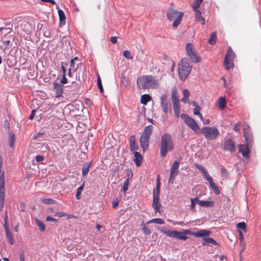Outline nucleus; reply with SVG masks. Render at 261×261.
<instances>
[{
	"instance_id": "f257e3e1",
	"label": "nucleus",
	"mask_w": 261,
	"mask_h": 261,
	"mask_svg": "<svg viewBox=\"0 0 261 261\" xmlns=\"http://www.w3.org/2000/svg\"><path fill=\"white\" fill-rule=\"evenodd\" d=\"M137 85L140 89H158L160 87V82L153 75H143L138 77Z\"/></svg>"
},
{
	"instance_id": "f03ea898",
	"label": "nucleus",
	"mask_w": 261,
	"mask_h": 261,
	"mask_svg": "<svg viewBox=\"0 0 261 261\" xmlns=\"http://www.w3.org/2000/svg\"><path fill=\"white\" fill-rule=\"evenodd\" d=\"M174 148V144L171 136L168 133L162 135L161 138L160 154L165 157L168 151Z\"/></svg>"
},
{
	"instance_id": "7ed1b4c3",
	"label": "nucleus",
	"mask_w": 261,
	"mask_h": 261,
	"mask_svg": "<svg viewBox=\"0 0 261 261\" xmlns=\"http://www.w3.org/2000/svg\"><path fill=\"white\" fill-rule=\"evenodd\" d=\"M184 16V13L179 12L177 10L170 8L167 12V17L169 21H173L172 26L174 28H176L180 23Z\"/></svg>"
},
{
	"instance_id": "20e7f679",
	"label": "nucleus",
	"mask_w": 261,
	"mask_h": 261,
	"mask_svg": "<svg viewBox=\"0 0 261 261\" xmlns=\"http://www.w3.org/2000/svg\"><path fill=\"white\" fill-rule=\"evenodd\" d=\"M192 67L187 59H182L178 65L179 77L181 80H185L190 73Z\"/></svg>"
},
{
	"instance_id": "39448f33",
	"label": "nucleus",
	"mask_w": 261,
	"mask_h": 261,
	"mask_svg": "<svg viewBox=\"0 0 261 261\" xmlns=\"http://www.w3.org/2000/svg\"><path fill=\"white\" fill-rule=\"evenodd\" d=\"M152 129L153 126L151 125L146 126L141 136L140 144L144 151L146 150L148 148L149 140L152 134Z\"/></svg>"
},
{
	"instance_id": "423d86ee",
	"label": "nucleus",
	"mask_w": 261,
	"mask_h": 261,
	"mask_svg": "<svg viewBox=\"0 0 261 261\" xmlns=\"http://www.w3.org/2000/svg\"><path fill=\"white\" fill-rule=\"evenodd\" d=\"M160 231L169 237L176 238L178 239L184 241L186 240L188 238L186 235H191V233H192L191 231L187 229L183 230L181 232H178L175 230L171 231L165 229L164 228H162L160 229Z\"/></svg>"
},
{
	"instance_id": "0eeeda50",
	"label": "nucleus",
	"mask_w": 261,
	"mask_h": 261,
	"mask_svg": "<svg viewBox=\"0 0 261 261\" xmlns=\"http://www.w3.org/2000/svg\"><path fill=\"white\" fill-rule=\"evenodd\" d=\"M3 159L0 156V210L4 207L5 200V177L4 171L2 170Z\"/></svg>"
},
{
	"instance_id": "6e6552de",
	"label": "nucleus",
	"mask_w": 261,
	"mask_h": 261,
	"mask_svg": "<svg viewBox=\"0 0 261 261\" xmlns=\"http://www.w3.org/2000/svg\"><path fill=\"white\" fill-rule=\"evenodd\" d=\"M201 133L210 141L216 139L220 135L218 129L214 126H204L202 128Z\"/></svg>"
},
{
	"instance_id": "1a4fd4ad",
	"label": "nucleus",
	"mask_w": 261,
	"mask_h": 261,
	"mask_svg": "<svg viewBox=\"0 0 261 261\" xmlns=\"http://www.w3.org/2000/svg\"><path fill=\"white\" fill-rule=\"evenodd\" d=\"M181 119L184 121L185 123L194 132L199 133L200 128L197 123L192 118L186 114H182L180 115Z\"/></svg>"
},
{
	"instance_id": "9d476101",
	"label": "nucleus",
	"mask_w": 261,
	"mask_h": 261,
	"mask_svg": "<svg viewBox=\"0 0 261 261\" xmlns=\"http://www.w3.org/2000/svg\"><path fill=\"white\" fill-rule=\"evenodd\" d=\"M236 57V55L233 51L232 48L229 47L226 54L224 58V65L226 69H229L233 67V60Z\"/></svg>"
},
{
	"instance_id": "9b49d317",
	"label": "nucleus",
	"mask_w": 261,
	"mask_h": 261,
	"mask_svg": "<svg viewBox=\"0 0 261 261\" xmlns=\"http://www.w3.org/2000/svg\"><path fill=\"white\" fill-rule=\"evenodd\" d=\"M160 103L162 109L164 113L171 112V106L169 100L168 99L167 94H164L161 96Z\"/></svg>"
},
{
	"instance_id": "f8f14e48",
	"label": "nucleus",
	"mask_w": 261,
	"mask_h": 261,
	"mask_svg": "<svg viewBox=\"0 0 261 261\" xmlns=\"http://www.w3.org/2000/svg\"><path fill=\"white\" fill-rule=\"evenodd\" d=\"M179 162L178 161H175L171 168L170 175L169 179V182H173L174 180L175 177L177 175L178 173V167Z\"/></svg>"
},
{
	"instance_id": "ddd939ff",
	"label": "nucleus",
	"mask_w": 261,
	"mask_h": 261,
	"mask_svg": "<svg viewBox=\"0 0 261 261\" xmlns=\"http://www.w3.org/2000/svg\"><path fill=\"white\" fill-rule=\"evenodd\" d=\"M243 131L246 143L247 144V145H249L252 138V133L250 130L249 126L244 125Z\"/></svg>"
},
{
	"instance_id": "4468645a",
	"label": "nucleus",
	"mask_w": 261,
	"mask_h": 261,
	"mask_svg": "<svg viewBox=\"0 0 261 261\" xmlns=\"http://www.w3.org/2000/svg\"><path fill=\"white\" fill-rule=\"evenodd\" d=\"M153 198L152 202V206L155 212H158L160 211L161 204L159 202V195H156L154 191H153Z\"/></svg>"
},
{
	"instance_id": "2eb2a0df",
	"label": "nucleus",
	"mask_w": 261,
	"mask_h": 261,
	"mask_svg": "<svg viewBox=\"0 0 261 261\" xmlns=\"http://www.w3.org/2000/svg\"><path fill=\"white\" fill-rule=\"evenodd\" d=\"M211 234V232L205 229H200L197 231H192L191 235H192L195 237H203L209 236Z\"/></svg>"
},
{
	"instance_id": "dca6fc26",
	"label": "nucleus",
	"mask_w": 261,
	"mask_h": 261,
	"mask_svg": "<svg viewBox=\"0 0 261 261\" xmlns=\"http://www.w3.org/2000/svg\"><path fill=\"white\" fill-rule=\"evenodd\" d=\"M248 146L249 145H247V144H246V145H240L239 146V152L242 154L244 158L247 159L249 156V150L248 148Z\"/></svg>"
},
{
	"instance_id": "f3484780",
	"label": "nucleus",
	"mask_w": 261,
	"mask_h": 261,
	"mask_svg": "<svg viewBox=\"0 0 261 261\" xmlns=\"http://www.w3.org/2000/svg\"><path fill=\"white\" fill-rule=\"evenodd\" d=\"M224 149L230 152H233L235 150V146L233 142L230 139H227L224 144Z\"/></svg>"
},
{
	"instance_id": "a211bd4d",
	"label": "nucleus",
	"mask_w": 261,
	"mask_h": 261,
	"mask_svg": "<svg viewBox=\"0 0 261 261\" xmlns=\"http://www.w3.org/2000/svg\"><path fill=\"white\" fill-rule=\"evenodd\" d=\"M54 88L56 91V97H59L63 93V85L60 83H54Z\"/></svg>"
},
{
	"instance_id": "6ab92c4d",
	"label": "nucleus",
	"mask_w": 261,
	"mask_h": 261,
	"mask_svg": "<svg viewBox=\"0 0 261 261\" xmlns=\"http://www.w3.org/2000/svg\"><path fill=\"white\" fill-rule=\"evenodd\" d=\"M196 200L197 203L201 206L212 207L214 205V202L212 201L199 200L197 198H196Z\"/></svg>"
},
{
	"instance_id": "aec40b11",
	"label": "nucleus",
	"mask_w": 261,
	"mask_h": 261,
	"mask_svg": "<svg viewBox=\"0 0 261 261\" xmlns=\"http://www.w3.org/2000/svg\"><path fill=\"white\" fill-rule=\"evenodd\" d=\"M206 179L208 181L210 186L212 189L213 190L214 192L216 194H219L220 193V191L219 190L216 185L213 182L212 177L210 176Z\"/></svg>"
},
{
	"instance_id": "412c9836",
	"label": "nucleus",
	"mask_w": 261,
	"mask_h": 261,
	"mask_svg": "<svg viewBox=\"0 0 261 261\" xmlns=\"http://www.w3.org/2000/svg\"><path fill=\"white\" fill-rule=\"evenodd\" d=\"M57 9H58V15L59 16L60 25H64L65 23V19H66L64 12L61 9H59V6H57Z\"/></svg>"
},
{
	"instance_id": "4be33fe9",
	"label": "nucleus",
	"mask_w": 261,
	"mask_h": 261,
	"mask_svg": "<svg viewBox=\"0 0 261 261\" xmlns=\"http://www.w3.org/2000/svg\"><path fill=\"white\" fill-rule=\"evenodd\" d=\"M134 161L137 166H139L142 161V156L141 154L137 151L134 152Z\"/></svg>"
},
{
	"instance_id": "5701e85b",
	"label": "nucleus",
	"mask_w": 261,
	"mask_h": 261,
	"mask_svg": "<svg viewBox=\"0 0 261 261\" xmlns=\"http://www.w3.org/2000/svg\"><path fill=\"white\" fill-rule=\"evenodd\" d=\"M190 95V92L187 89L183 90V97L181 100L185 103L189 102V98Z\"/></svg>"
},
{
	"instance_id": "b1692460",
	"label": "nucleus",
	"mask_w": 261,
	"mask_h": 261,
	"mask_svg": "<svg viewBox=\"0 0 261 261\" xmlns=\"http://www.w3.org/2000/svg\"><path fill=\"white\" fill-rule=\"evenodd\" d=\"M195 166L198 169H199L203 173L206 179L210 177L209 174L207 172L205 168L202 165L198 164H195Z\"/></svg>"
},
{
	"instance_id": "393cba45",
	"label": "nucleus",
	"mask_w": 261,
	"mask_h": 261,
	"mask_svg": "<svg viewBox=\"0 0 261 261\" xmlns=\"http://www.w3.org/2000/svg\"><path fill=\"white\" fill-rule=\"evenodd\" d=\"M186 48L187 54L188 56V57L191 56V55L196 53L195 50L193 48V45L191 43H187L186 44Z\"/></svg>"
},
{
	"instance_id": "a878e982",
	"label": "nucleus",
	"mask_w": 261,
	"mask_h": 261,
	"mask_svg": "<svg viewBox=\"0 0 261 261\" xmlns=\"http://www.w3.org/2000/svg\"><path fill=\"white\" fill-rule=\"evenodd\" d=\"M75 61H78L79 59L77 57H75L73 59L71 60L70 61V67L71 69L73 68L74 70H76L79 67H82V63L80 62L76 64V68L74 69V65L75 64Z\"/></svg>"
},
{
	"instance_id": "bb28decb",
	"label": "nucleus",
	"mask_w": 261,
	"mask_h": 261,
	"mask_svg": "<svg viewBox=\"0 0 261 261\" xmlns=\"http://www.w3.org/2000/svg\"><path fill=\"white\" fill-rule=\"evenodd\" d=\"M151 99V96L148 94H143L141 97V103L146 105Z\"/></svg>"
},
{
	"instance_id": "cd10ccee",
	"label": "nucleus",
	"mask_w": 261,
	"mask_h": 261,
	"mask_svg": "<svg viewBox=\"0 0 261 261\" xmlns=\"http://www.w3.org/2000/svg\"><path fill=\"white\" fill-rule=\"evenodd\" d=\"M90 167V163H87L83 164L82 168V175L83 176H85L87 175L89 171Z\"/></svg>"
},
{
	"instance_id": "c85d7f7f",
	"label": "nucleus",
	"mask_w": 261,
	"mask_h": 261,
	"mask_svg": "<svg viewBox=\"0 0 261 261\" xmlns=\"http://www.w3.org/2000/svg\"><path fill=\"white\" fill-rule=\"evenodd\" d=\"M171 97L172 103H179L178 96L176 89L172 90Z\"/></svg>"
},
{
	"instance_id": "c756f323",
	"label": "nucleus",
	"mask_w": 261,
	"mask_h": 261,
	"mask_svg": "<svg viewBox=\"0 0 261 261\" xmlns=\"http://www.w3.org/2000/svg\"><path fill=\"white\" fill-rule=\"evenodd\" d=\"M189 57L191 60V61L195 63H199L201 61V58L199 56H197L196 53L191 55V56H189Z\"/></svg>"
},
{
	"instance_id": "7c9ffc66",
	"label": "nucleus",
	"mask_w": 261,
	"mask_h": 261,
	"mask_svg": "<svg viewBox=\"0 0 261 261\" xmlns=\"http://www.w3.org/2000/svg\"><path fill=\"white\" fill-rule=\"evenodd\" d=\"M173 110H174L175 116L177 117H179L180 112V108L179 103H173Z\"/></svg>"
},
{
	"instance_id": "2f4dec72",
	"label": "nucleus",
	"mask_w": 261,
	"mask_h": 261,
	"mask_svg": "<svg viewBox=\"0 0 261 261\" xmlns=\"http://www.w3.org/2000/svg\"><path fill=\"white\" fill-rule=\"evenodd\" d=\"M203 0H195L194 2L191 5V7L194 10H197L200 7Z\"/></svg>"
},
{
	"instance_id": "473e14b6",
	"label": "nucleus",
	"mask_w": 261,
	"mask_h": 261,
	"mask_svg": "<svg viewBox=\"0 0 261 261\" xmlns=\"http://www.w3.org/2000/svg\"><path fill=\"white\" fill-rule=\"evenodd\" d=\"M9 146L11 148H13L15 140V135L13 133H10L9 135Z\"/></svg>"
},
{
	"instance_id": "72a5a7b5",
	"label": "nucleus",
	"mask_w": 261,
	"mask_h": 261,
	"mask_svg": "<svg viewBox=\"0 0 261 261\" xmlns=\"http://www.w3.org/2000/svg\"><path fill=\"white\" fill-rule=\"evenodd\" d=\"M36 224L37 225L40 230L41 231H44L45 230V226L44 223L38 219H35Z\"/></svg>"
},
{
	"instance_id": "f704fd0d",
	"label": "nucleus",
	"mask_w": 261,
	"mask_h": 261,
	"mask_svg": "<svg viewBox=\"0 0 261 261\" xmlns=\"http://www.w3.org/2000/svg\"><path fill=\"white\" fill-rule=\"evenodd\" d=\"M147 223H154L159 224H164L165 223V221L161 218H154L149 220Z\"/></svg>"
},
{
	"instance_id": "c9c22d12",
	"label": "nucleus",
	"mask_w": 261,
	"mask_h": 261,
	"mask_svg": "<svg viewBox=\"0 0 261 261\" xmlns=\"http://www.w3.org/2000/svg\"><path fill=\"white\" fill-rule=\"evenodd\" d=\"M217 35L216 33L214 32L212 34L211 37L209 39L208 42L211 45L215 44L216 41Z\"/></svg>"
},
{
	"instance_id": "e433bc0d",
	"label": "nucleus",
	"mask_w": 261,
	"mask_h": 261,
	"mask_svg": "<svg viewBox=\"0 0 261 261\" xmlns=\"http://www.w3.org/2000/svg\"><path fill=\"white\" fill-rule=\"evenodd\" d=\"M225 100L223 97H220L219 99V107L221 110H223L225 108Z\"/></svg>"
},
{
	"instance_id": "4c0bfd02",
	"label": "nucleus",
	"mask_w": 261,
	"mask_h": 261,
	"mask_svg": "<svg viewBox=\"0 0 261 261\" xmlns=\"http://www.w3.org/2000/svg\"><path fill=\"white\" fill-rule=\"evenodd\" d=\"M6 237L10 244H13L14 243L13 238L10 230L6 231Z\"/></svg>"
},
{
	"instance_id": "58836bf2",
	"label": "nucleus",
	"mask_w": 261,
	"mask_h": 261,
	"mask_svg": "<svg viewBox=\"0 0 261 261\" xmlns=\"http://www.w3.org/2000/svg\"><path fill=\"white\" fill-rule=\"evenodd\" d=\"M84 187V183L83 184V185L77 189V192L76 193V198L78 200L81 198V195L82 192L83 190Z\"/></svg>"
},
{
	"instance_id": "ea45409f",
	"label": "nucleus",
	"mask_w": 261,
	"mask_h": 261,
	"mask_svg": "<svg viewBox=\"0 0 261 261\" xmlns=\"http://www.w3.org/2000/svg\"><path fill=\"white\" fill-rule=\"evenodd\" d=\"M123 56L127 59H132L133 56L131 52L128 50H124L123 53Z\"/></svg>"
},
{
	"instance_id": "a19ab883",
	"label": "nucleus",
	"mask_w": 261,
	"mask_h": 261,
	"mask_svg": "<svg viewBox=\"0 0 261 261\" xmlns=\"http://www.w3.org/2000/svg\"><path fill=\"white\" fill-rule=\"evenodd\" d=\"M97 81L98 87L100 92L101 93H102L103 92V89L102 87L101 79H100L99 74L98 75L97 77Z\"/></svg>"
},
{
	"instance_id": "79ce46f5",
	"label": "nucleus",
	"mask_w": 261,
	"mask_h": 261,
	"mask_svg": "<svg viewBox=\"0 0 261 261\" xmlns=\"http://www.w3.org/2000/svg\"><path fill=\"white\" fill-rule=\"evenodd\" d=\"M237 227L239 229V230H242L243 231H244V232L246 231V224L244 223V222H240V223H238L237 224Z\"/></svg>"
},
{
	"instance_id": "37998d69",
	"label": "nucleus",
	"mask_w": 261,
	"mask_h": 261,
	"mask_svg": "<svg viewBox=\"0 0 261 261\" xmlns=\"http://www.w3.org/2000/svg\"><path fill=\"white\" fill-rule=\"evenodd\" d=\"M203 240L207 243H211L214 245H218L217 243L213 238H205L203 239Z\"/></svg>"
},
{
	"instance_id": "c03bdc74",
	"label": "nucleus",
	"mask_w": 261,
	"mask_h": 261,
	"mask_svg": "<svg viewBox=\"0 0 261 261\" xmlns=\"http://www.w3.org/2000/svg\"><path fill=\"white\" fill-rule=\"evenodd\" d=\"M128 185H129V179H128V178H127L124 181V182L123 183L122 191H123L124 192H125L128 189Z\"/></svg>"
},
{
	"instance_id": "a18cd8bd",
	"label": "nucleus",
	"mask_w": 261,
	"mask_h": 261,
	"mask_svg": "<svg viewBox=\"0 0 261 261\" xmlns=\"http://www.w3.org/2000/svg\"><path fill=\"white\" fill-rule=\"evenodd\" d=\"M194 11L195 12V20L196 21L197 20H199L201 17V13L200 11L198 10V9Z\"/></svg>"
},
{
	"instance_id": "49530a36",
	"label": "nucleus",
	"mask_w": 261,
	"mask_h": 261,
	"mask_svg": "<svg viewBox=\"0 0 261 261\" xmlns=\"http://www.w3.org/2000/svg\"><path fill=\"white\" fill-rule=\"evenodd\" d=\"M43 202L46 204H53L55 203V201L53 199L46 198L42 200Z\"/></svg>"
},
{
	"instance_id": "de8ad7c7",
	"label": "nucleus",
	"mask_w": 261,
	"mask_h": 261,
	"mask_svg": "<svg viewBox=\"0 0 261 261\" xmlns=\"http://www.w3.org/2000/svg\"><path fill=\"white\" fill-rule=\"evenodd\" d=\"M196 203H197V202H196V198H195V199L191 198V199L190 208L191 210H192L193 211H194V210H195V206Z\"/></svg>"
},
{
	"instance_id": "09e8293b",
	"label": "nucleus",
	"mask_w": 261,
	"mask_h": 261,
	"mask_svg": "<svg viewBox=\"0 0 261 261\" xmlns=\"http://www.w3.org/2000/svg\"><path fill=\"white\" fill-rule=\"evenodd\" d=\"M138 146L135 143L130 144V150L132 152H135L136 150H137Z\"/></svg>"
},
{
	"instance_id": "8fccbe9b",
	"label": "nucleus",
	"mask_w": 261,
	"mask_h": 261,
	"mask_svg": "<svg viewBox=\"0 0 261 261\" xmlns=\"http://www.w3.org/2000/svg\"><path fill=\"white\" fill-rule=\"evenodd\" d=\"M4 30V31H8V32L5 33L4 34V35H6L7 34L10 33L11 31V29L9 28H0V33H1V34H3V33L2 32V31Z\"/></svg>"
},
{
	"instance_id": "3c124183",
	"label": "nucleus",
	"mask_w": 261,
	"mask_h": 261,
	"mask_svg": "<svg viewBox=\"0 0 261 261\" xmlns=\"http://www.w3.org/2000/svg\"><path fill=\"white\" fill-rule=\"evenodd\" d=\"M121 82L122 84L124 86H127L128 84L127 80L124 76L121 77Z\"/></svg>"
},
{
	"instance_id": "603ef678",
	"label": "nucleus",
	"mask_w": 261,
	"mask_h": 261,
	"mask_svg": "<svg viewBox=\"0 0 261 261\" xmlns=\"http://www.w3.org/2000/svg\"><path fill=\"white\" fill-rule=\"evenodd\" d=\"M143 231L145 234L149 235L151 233L150 229L148 227L144 226L143 228Z\"/></svg>"
},
{
	"instance_id": "864d4df0",
	"label": "nucleus",
	"mask_w": 261,
	"mask_h": 261,
	"mask_svg": "<svg viewBox=\"0 0 261 261\" xmlns=\"http://www.w3.org/2000/svg\"><path fill=\"white\" fill-rule=\"evenodd\" d=\"M200 110H201V108L199 106L197 107L196 108H195V109H194L193 113L196 115L200 114Z\"/></svg>"
},
{
	"instance_id": "5fc2aeb1",
	"label": "nucleus",
	"mask_w": 261,
	"mask_h": 261,
	"mask_svg": "<svg viewBox=\"0 0 261 261\" xmlns=\"http://www.w3.org/2000/svg\"><path fill=\"white\" fill-rule=\"evenodd\" d=\"M36 161L37 162H40L44 160V157L42 155H37L35 158Z\"/></svg>"
},
{
	"instance_id": "6e6d98bb",
	"label": "nucleus",
	"mask_w": 261,
	"mask_h": 261,
	"mask_svg": "<svg viewBox=\"0 0 261 261\" xmlns=\"http://www.w3.org/2000/svg\"><path fill=\"white\" fill-rule=\"evenodd\" d=\"M129 144H133L136 143V138L134 135H132L129 140Z\"/></svg>"
},
{
	"instance_id": "4d7b16f0",
	"label": "nucleus",
	"mask_w": 261,
	"mask_h": 261,
	"mask_svg": "<svg viewBox=\"0 0 261 261\" xmlns=\"http://www.w3.org/2000/svg\"><path fill=\"white\" fill-rule=\"evenodd\" d=\"M239 233L240 243H243L244 238H243V231L241 230H239Z\"/></svg>"
},
{
	"instance_id": "13d9d810",
	"label": "nucleus",
	"mask_w": 261,
	"mask_h": 261,
	"mask_svg": "<svg viewBox=\"0 0 261 261\" xmlns=\"http://www.w3.org/2000/svg\"><path fill=\"white\" fill-rule=\"evenodd\" d=\"M46 220L47 221H50V222H54V223H55L57 221L56 219L48 216L46 217Z\"/></svg>"
},
{
	"instance_id": "bf43d9fd",
	"label": "nucleus",
	"mask_w": 261,
	"mask_h": 261,
	"mask_svg": "<svg viewBox=\"0 0 261 261\" xmlns=\"http://www.w3.org/2000/svg\"><path fill=\"white\" fill-rule=\"evenodd\" d=\"M55 215L59 217H62L65 216V214L63 212H59L55 213Z\"/></svg>"
},
{
	"instance_id": "052dcab7",
	"label": "nucleus",
	"mask_w": 261,
	"mask_h": 261,
	"mask_svg": "<svg viewBox=\"0 0 261 261\" xmlns=\"http://www.w3.org/2000/svg\"><path fill=\"white\" fill-rule=\"evenodd\" d=\"M240 128V124L236 123L234 126V130L236 132H239Z\"/></svg>"
},
{
	"instance_id": "680f3d73",
	"label": "nucleus",
	"mask_w": 261,
	"mask_h": 261,
	"mask_svg": "<svg viewBox=\"0 0 261 261\" xmlns=\"http://www.w3.org/2000/svg\"><path fill=\"white\" fill-rule=\"evenodd\" d=\"M160 181L158 180L157 182V185H156V192L155 193L156 195H160Z\"/></svg>"
},
{
	"instance_id": "e2e57ef3",
	"label": "nucleus",
	"mask_w": 261,
	"mask_h": 261,
	"mask_svg": "<svg viewBox=\"0 0 261 261\" xmlns=\"http://www.w3.org/2000/svg\"><path fill=\"white\" fill-rule=\"evenodd\" d=\"M4 227L5 231H8V230H10L9 227H8V221H7L6 220H5Z\"/></svg>"
},
{
	"instance_id": "0e129e2a",
	"label": "nucleus",
	"mask_w": 261,
	"mask_h": 261,
	"mask_svg": "<svg viewBox=\"0 0 261 261\" xmlns=\"http://www.w3.org/2000/svg\"><path fill=\"white\" fill-rule=\"evenodd\" d=\"M117 40V37L116 36H113V37H112L110 38V41H111L113 43H116Z\"/></svg>"
},
{
	"instance_id": "69168bd1",
	"label": "nucleus",
	"mask_w": 261,
	"mask_h": 261,
	"mask_svg": "<svg viewBox=\"0 0 261 261\" xmlns=\"http://www.w3.org/2000/svg\"><path fill=\"white\" fill-rule=\"evenodd\" d=\"M35 112H36V110H33L32 111V113H31V114H30V115L29 116V119H30L32 120L34 118Z\"/></svg>"
},
{
	"instance_id": "338daca9",
	"label": "nucleus",
	"mask_w": 261,
	"mask_h": 261,
	"mask_svg": "<svg viewBox=\"0 0 261 261\" xmlns=\"http://www.w3.org/2000/svg\"><path fill=\"white\" fill-rule=\"evenodd\" d=\"M61 83L62 84H65L67 83V79L65 77V75H63V77L61 81Z\"/></svg>"
},
{
	"instance_id": "774afa93",
	"label": "nucleus",
	"mask_w": 261,
	"mask_h": 261,
	"mask_svg": "<svg viewBox=\"0 0 261 261\" xmlns=\"http://www.w3.org/2000/svg\"><path fill=\"white\" fill-rule=\"evenodd\" d=\"M196 21L200 22L202 25H204L205 24V19L202 17H201L199 20H197Z\"/></svg>"
}]
</instances>
